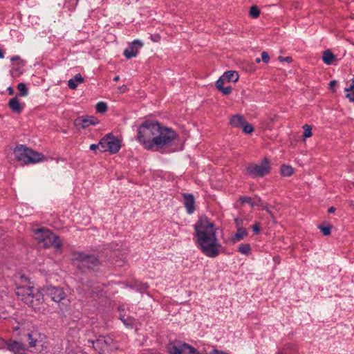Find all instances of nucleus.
Returning a JSON list of instances; mask_svg holds the SVG:
<instances>
[{
	"label": "nucleus",
	"instance_id": "obj_1",
	"mask_svg": "<svg viewBox=\"0 0 354 354\" xmlns=\"http://www.w3.org/2000/svg\"><path fill=\"white\" fill-rule=\"evenodd\" d=\"M137 140L147 150L160 151L177 138L176 132L158 122L145 121L138 127Z\"/></svg>",
	"mask_w": 354,
	"mask_h": 354
},
{
	"label": "nucleus",
	"instance_id": "obj_2",
	"mask_svg": "<svg viewBox=\"0 0 354 354\" xmlns=\"http://www.w3.org/2000/svg\"><path fill=\"white\" fill-rule=\"evenodd\" d=\"M194 229L198 248L207 257L215 258L222 248L217 236L216 227L207 218H201L195 224Z\"/></svg>",
	"mask_w": 354,
	"mask_h": 354
},
{
	"label": "nucleus",
	"instance_id": "obj_3",
	"mask_svg": "<svg viewBox=\"0 0 354 354\" xmlns=\"http://www.w3.org/2000/svg\"><path fill=\"white\" fill-rule=\"evenodd\" d=\"M17 297L32 308L35 311H39L44 301L43 292L35 289L28 279L24 275L19 277L17 281Z\"/></svg>",
	"mask_w": 354,
	"mask_h": 354
},
{
	"label": "nucleus",
	"instance_id": "obj_4",
	"mask_svg": "<svg viewBox=\"0 0 354 354\" xmlns=\"http://www.w3.org/2000/svg\"><path fill=\"white\" fill-rule=\"evenodd\" d=\"M15 158L24 165L36 164L46 160L45 156L24 145L16 146L14 149Z\"/></svg>",
	"mask_w": 354,
	"mask_h": 354
},
{
	"label": "nucleus",
	"instance_id": "obj_5",
	"mask_svg": "<svg viewBox=\"0 0 354 354\" xmlns=\"http://www.w3.org/2000/svg\"><path fill=\"white\" fill-rule=\"evenodd\" d=\"M35 239L44 248L53 246L56 249L62 247V241L59 237L46 228H39L35 231Z\"/></svg>",
	"mask_w": 354,
	"mask_h": 354
},
{
	"label": "nucleus",
	"instance_id": "obj_6",
	"mask_svg": "<svg viewBox=\"0 0 354 354\" xmlns=\"http://www.w3.org/2000/svg\"><path fill=\"white\" fill-rule=\"evenodd\" d=\"M270 162L268 158H263L259 164L250 163L245 169L253 177H263L270 171Z\"/></svg>",
	"mask_w": 354,
	"mask_h": 354
},
{
	"label": "nucleus",
	"instance_id": "obj_7",
	"mask_svg": "<svg viewBox=\"0 0 354 354\" xmlns=\"http://www.w3.org/2000/svg\"><path fill=\"white\" fill-rule=\"evenodd\" d=\"M72 261L86 267L88 269H93L99 265V259L95 255L86 254L84 252H74L72 254Z\"/></svg>",
	"mask_w": 354,
	"mask_h": 354
},
{
	"label": "nucleus",
	"instance_id": "obj_8",
	"mask_svg": "<svg viewBox=\"0 0 354 354\" xmlns=\"http://www.w3.org/2000/svg\"><path fill=\"white\" fill-rule=\"evenodd\" d=\"M88 343L99 353L110 351L116 348L113 339L109 336H100L95 341H88Z\"/></svg>",
	"mask_w": 354,
	"mask_h": 354
},
{
	"label": "nucleus",
	"instance_id": "obj_9",
	"mask_svg": "<svg viewBox=\"0 0 354 354\" xmlns=\"http://www.w3.org/2000/svg\"><path fill=\"white\" fill-rule=\"evenodd\" d=\"M102 151H109L111 153H117L121 148L120 140L114 136L109 133L100 140Z\"/></svg>",
	"mask_w": 354,
	"mask_h": 354
},
{
	"label": "nucleus",
	"instance_id": "obj_10",
	"mask_svg": "<svg viewBox=\"0 0 354 354\" xmlns=\"http://www.w3.org/2000/svg\"><path fill=\"white\" fill-rule=\"evenodd\" d=\"M168 350L169 354H200L195 348L181 342L169 344Z\"/></svg>",
	"mask_w": 354,
	"mask_h": 354
},
{
	"label": "nucleus",
	"instance_id": "obj_11",
	"mask_svg": "<svg viewBox=\"0 0 354 354\" xmlns=\"http://www.w3.org/2000/svg\"><path fill=\"white\" fill-rule=\"evenodd\" d=\"M44 296L48 297L52 301L59 303L65 299L66 295L62 288L52 286L44 287L41 289Z\"/></svg>",
	"mask_w": 354,
	"mask_h": 354
},
{
	"label": "nucleus",
	"instance_id": "obj_12",
	"mask_svg": "<svg viewBox=\"0 0 354 354\" xmlns=\"http://www.w3.org/2000/svg\"><path fill=\"white\" fill-rule=\"evenodd\" d=\"M143 46V43L140 40H134L128 48L124 49V55L127 59H131L138 55V50Z\"/></svg>",
	"mask_w": 354,
	"mask_h": 354
},
{
	"label": "nucleus",
	"instance_id": "obj_13",
	"mask_svg": "<svg viewBox=\"0 0 354 354\" xmlns=\"http://www.w3.org/2000/svg\"><path fill=\"white\" fill-rule=\"evenodd\" d=\"M99 123L98 120L93 116L79 117L75 120L76 127L86 129L91 125H95Z\"/></svg>",
	"mask_w": 354,
	"mask_h": 354
},
{
	"label": "nucleus",
	"instance_id": "obj_14",
	"mask_svg": "<svg viewBox=\"0 0 354 354\" xmlns=\"http://www.w3.org/2000/svg\"><path fill=\"white\" fill-rule=\"evenodd\" d=\"M8 105L13 113L17 114H20L25 107V104L20 102L17 97L10 99Z\"/></svg>",
	"mask_w": 354,
	"mask_h": 354
},
{
	"label": "nucleus",
	"instance_id": "obj_15",
	"mask_svg": "<svg viewBox=\"0 0 354 354\" xmlns=\"http://www.w3.org/2000/svg\"><path fill=\"white\" fill-rule=\"evenodd\" d=\"M183 198L187 212L189 214L194 213L195 210V200L194 196L191 194H184Z\"/></svg>",
	"mask_w": 354,
	"mask_h": 354
},
{
	"label": "nucleus",
	"instance_id": "obj_16",
	"mask_svg": "<svg viewBox=\"0 0 354 354\" xmlns=\"http://www.w3.org/2000/svg\"><path fill=\"white\" fill-rule=\"evenodd\" d=\"M225 83H227V81L223 76H221L216 82V87L224 95H228L232 92V88L231 86H224Z\"/></svg>",
	"mask_w": 354,
	"mask_h": 354
},
{
	"label": "nucleus",
	"instance_id": "obj_17",
	"mask_svg": "<svg viewBox=\"0 0 354 354\" xmlns=\"http://www.w3.org/2000/svg\"><path fill=\"white\" fill-rule=\"evenodd\" d=\"M8 348L15 354H24L26 351L24 344L17 341L10 342Z\"/></svg>",
	"mask_w": 354,
	"mask_h": 354
},
{
	"label": "nucleus",
	"instance_id": "obj_18",
	"mask_svg": "<svg viewBox=\"0 0 354 354\" xmlns=\"http://www.w3.org/2000/svg\"><path fill=\"white\" fill-rule=\"evenodd\" d=\"M84 82V79L82 77V76L78 73L75 75V77L72 79H70L68 81V86L73 90H75L77 88V86L80 84H82Z\"/></svg>",
	"mask_w": 354,
	"mask_h": 354
},
{
	"label": "nucleus",
	"instance_id": "obj_19",
	"mask_svg": "<svg viewBox=\"0 0 354 354\" xmlns=\"http://www.w3.org/2000/svg\"><path fill=\"white\" fill-rule=\"evenodd\" d=\"M245 120L241 115H234L230 120V124L233 127L240 128L244 124Z\"/></svg>",
	"mask_w": 354,
	"mask_h": 354
},
{
	"label": "nucleus",
	"instance_id": "obj_20",
	"mask_svg": "<svg viewBox=\"0 0 354 354\" xmlns=\"http://www.w3.org/2000/svg\"><path fill=\"white\" fill-rule=\"evenodd\" d=\"M248 232L245 228L238 227L236 232L232 238L233 243H236L242 240L244 237L247 236Z\"/></svg>",
	"mask_w": 354,
	"mask_h": 354
},
{
	"label": "nucleus",
	"instance_id": "obj_21",
	"mask_svg": "<svg viewBox=\"0 0 354 354\" xmlns=\"http://www.w3.org/2000/svg\"><path fill=\"white\" fill-rule=\"evenodd\" d=\"M222 76L225 78L227 82H236L239 80V77L238 73L233 71H227Z\"/></svg>",
	"mask_w": 354,
	"mask_h": 354
},
{
	"label": "nucleus",
	"instance_id": "obj_22",
	"mask_svg": "<svg viewBox=\"0 0 354 354\" xmlns=\"http://www.w3.org/2000/svg\"><path fill=\"white\" fill-rule=\"evenodd\" d=\"M24 66V61H20L19 62H17V66L13 67L10 73L12 77H19L21 74L23 73V67Z\"/></svg>",
	"mask_w": 354,
	"mask_h": 354
},
{
	"label": "nucleus",
	"instance_id": "obj_23",
	"mask_svg": "<svg viewBox=\"0 0 354 354\" xmlns=\"http://www.w3.org/2000/svg\"><path fill=\"white\" fill-rule=\"evenodd\" d=\"M322 59L326 64L330 65L335 59V56L331 53L330 50H326L323 53Z\"/></svg>",
	"mask_w": 354,
	"mask_h": 354
},
{
	"label": "nucleus",
	"instance_id": "obj_24",
	"mask_svg": "<svg viewBox=\"0 0 354 354\" xmlns=\"http://www.w3.org/2000/svg\"><path fill=\"white\" fill-rule=\"evenodd\" d=\"M344 91L346 92V97L351 102H354V79H353L352 82L344 88Z\"/></svg>",
	"mask_w": 354,
	"mask_h": 354
},
{
	"label": "nucleus",
	"instance_id": "obj_25",
	"mask_svg": "<svg viewBox=\"0 0 354 354\" xmlns=\"http://www.w3.org/2000/svg\"><path fill=\"white\" fill-rule=\"evenodd\" d=\"M294 173V169L291 166L283 165L281 167V174L283 176H290Z\"/></svg>",
	"mask_w": 354,
	"mask_h": 354
},
{
	"label": "nucleus",
	"instance_id": "obj_26",
	"mask_svg": "<svg viewBox=\"0 0 354 354\" xmlns=\"http://www.w3.org/2000/svg\"><path fill=\"white\" fill-rule=\"evenodd\" d=\"M250 250H251L250 245L248 243L241 244L238 248V251L240 253H241L243 254H246V255L249 254V253L250 252Z\"/></svg>",
	"mask_w": 354,
	"mask_h": 354
},
{
	"label": "nucleus",
	"instance_id": "obj_27",
	"mask_svg": "<svg viewBox=\"0 0 354 354\" xmlns=\"http://www.w3.org/2000/svg\"><path fill=\"white\" fill-rule=\"evenodd\" d=\"M17 89L19 91V95L22 97H26L28 95V88L26 85L24 83H19L17 85Z\"/></svg>",
	"mask_w": 354,
	"mask_h": 354
},
{
	"label": "nucleus",
	"instance_id": "obj_28",
	"mask_svg": "<svg viewBox=\"0 0 354 354\" xmlns=\"http://www.w3.org/2000/svg\"><path fill=\"white\" fill-rule=\"evenodd\" d=\"M96 111L97 113H103L107 111V105L105 102H100L96 104Z\"/></svg>",
	"mask_w": 354,
	"mask_h": 354
},
{
	"label": "nucleus",
	"instance_id": "obj_29",
	"mask_svg": "<svg viewBox=\"0 0 354 354\" xmlns=\"http://www.w3.org/2000/svg\"><path fill=\"white\" fill-rule=\"evenodd\" d=\"M260 15V10L259 8L256 6H253L250 9V15L253 18H257Z\"/></svg>",
	"mask_w": 354,
	"mask_h": 354
},
{
	"label": "nucleus",
	"instance_id": "obj_30",
	"mask_svg": "<svg viewBox=\"0 0 354 354\" xmlns=\"http://www.w3.org/2000/svg\"><path fill=\"white\" fill-rule=\"evenodd\" d=\"M120 319L122 320L123 324L127 327H129V328H132L133 326V323L135 322V320L131 317H129L127 318L122 317V318H120Z\"/></svg>",
	"mask_w": 354,
	"mask_h": 354
},
{
	"label": "nucleus",
	"instance_id": "obj_31",
	"mask_svg": "<svg viewBox=\"0 0 354 354\" xmlns=\"http://www.w3.org/2000/svg\"><path fill=\"white\" fill-rule=\"evenodd\" d=\"M303 129H304V138H310L312 136V129H311V127L308 124H304L303 126Z\"/></svg>",
	"mask_w": 354,
	"mask_h": 354
},
{
	"label": "nucleus",
	"instance_id": "obj_32",
	"mask_svg": "<svg viewBox=\"0 0 354 354\" xmlns=\"http://www.w3.org/2000/svg\"><path fill=\"white\" fill-rule=\"evenodd\" d=\"M241 127H243V131L247 134L251 133L254 131L253 127L246 121L244 122V124H243Z\"/></svg>",
	"mask_w": 354,
	"mask_h": 354
},
{
	"label": "nucleus",
	"instance_id": "obj_33",
	"mask_svg": "<svg viewBox=\"0 0 354 354\" xmlns=\"http://www.w3.org/2000/svg\"><path fill=\"white\" fill-rule=\"evenodd\" d=\"M319 229L322 231V234L324 236H328L331 233V227L330 226H319Z\"/></svg>",
	"mask_w": 354,
	"mask_h": 354
},
{
	"label": "nucleus",
	"instance_id": "obj_34",
	"mask_svg": "<svg viewBox=\"0 0 354 354\" xmlns=\"http://www.w3.org/2000/svg\"><path fill=\"white\" fill-rule=\"evenodd\" d=\"M240 201L241 202V203H248L252 207L254 206V203L252 201V199L251 197H249V196H241L240 198Z\"/></svg>",
	"mask_w": 354,
	"mask_h": 354
},
{
	"label": "nucleus",
	"instance_id": "obj_35",
	"mask_svg": "<svg viewBox=\"0 0 354 354\" xmlns=\"http://www.w3.org/2000/svg\"><path fill=\"white\" fill-rule=\"evenodd\" d=\"M89 149L95 152L97 151V149H99L100 151H102V145H100V141L97 144H91L89 147Z\"/></svg>",
	"mask_w": 354,
	"mask_h": 354
},
{
	"label": "nucleus",
	"instance_id": "obj_36",
	"mask_svg": "<svg viewBox=\"0 0 354 354\" xmlns=\"http://www.w3.org/2000/svg\"><path fill=\"white\" fill-rule=\"evenodd\" d=\"M28 341L30 347L35 346L36 340L33 339L32 335L30 333L27 334Z\"/></svg>",
	"mask_w": 354,
	"mask_h": 354
},
{
	"label": "nucleus",
	"instance_id": "obj_37",
	"mask_svg": "<svg viewBox=\"0 0 354 354\" xmlns=\"http://www.w3.org/2000/svg\"><path fill=\"white\" fill-rule=\"evenodd\" d=\"M261 60L265 63H268L270 61V56L267 52L263 51L261 53Z\"/></svg>",
	"mask_w": 354,
	"mask_h": 354
},
{
	"label": "nucleus",
	"instance_id": "obj_38",
	"mask_svg": "<svg viewBox=\"0 0 354 354\" xmlns=\"http://www.w3.org/2000/svg\"><path fill=\"white\" fill-rule=\"evenodd\" d=\"M252 228L253 230V232L255 233V234H258L260 231V225L259 223H256L255 224H254L252 226Z\"/></svg>",
	"mask_w": 354,
	"mask_h": 354
},
{
	"label": "nucleus",
	"instance_id": "obj_39",
	"mask_svg": "<svg viewBox=\"0 0 354 354\" xmlns=\"http://www.w3.org/2000/svg\"><path fill=\"white\" fill-rule=\"evenodd\" d=\"M279 59L281 62H290L292 61V58L290 57H279Z\"/></svg>",
	"mask_w": 354,
	"mask_h": 354
},
{
	"label": "nucleus",
	"instance_id": "obj_40",
	"mask_svg": "<svg viewBox=\"0 0 354 354\" xmlns=\"http://www.w3.org/2000/svg\"><path fill=\"white\" fill-rule=\"evenodd\" d=\"M336 85H337V81H335V80H332L329 83L330 88L333 91L335 90V87Z\"/></svg>",
	"mask_w": 354,
	"mask_h": 354
},
{
	"label": "nucleus",
	"instance_id": "obj_41",
	"mask_svg": "<svg viewBox=\"0 0 354 354\" xmlns=\"http://www.w3.org/2000/svg\"><path fill=\"white\" fill-rule=\"evenodd\" d=\"M149 288V286L147 283H141L140 284V291H144V290H146Z\"/></svg>",
	"mask_w": 354,
	"mask_h": 354
},
{
	"label": "nucleus",
	"instance_id": "obj_42",
	"mask_svg": "<svg viewBox=\"0 0 354 354\" xmlns=\"http://www.w3.org/2000/svg\"><path fill=\"white\" fill-rule=\"evenodd\" d=\"M11 61L12 62L17 61V62H19L20 61H23V60L21 59L19 56H14L11 58Z\"/></svg>",
	"mask_w": 354,
	"mask_h": 354
},
{
	"label": "nucleus",
	"instance_id": "obj_43",
	"mask_svg": "<svg viewBox=\"0 0 354 354\" xmlns=\"http://www.w3.org/2000/svg\"><path fill=\"white\" fill-rule=\"evenodd\" d=\"M7 91H8L9 95H13L14 94V89L12 87H10V86L8 87L7 88Z\"/></svg>",
	"mask_w": 354,
	"mask_h": 354
},
{
	"label": "nucleus",
	"instance_id": "obj_44",
	"mask_svg": "<svg viewBox=\"0 0 354 354\" xmlns=\"http://www.w3.org/2000/svg\"><path fill=\"white\" fill-rule=\"evenodd\" d=\"M335 208L334 207H330L328 210V213H333L335 212Z\"/></svg>",
	"mask_w": 354,
	"mask_h": 354
},
{
	"label": "nucleus",
	"instance_id": "obj_45",
	"mask_svg": "<svg viewBox=\"0 0 354 354\" xmlns=\"http://www.w3.org/2000/svg\"><path fill=\"white\" fill-rule=\"evenodd\" d=\"M214 353H216V354H228V353H223L222 351H219L218 350H214Z\"/></svg>",
	"mask_w": 354,
	"mask_h": 354
},
{
	"label": "nucleus",
	"instance_id": "obj_46",
	"mask_svg": "<svg viewBox=\"0 0 354 354\" xmlns=\"http://www.w3.org/2000/svg\"><path fill=\"white\" fill-rule=\"evenodd\" d=\"M4 57V53L1 49H0V58Z\"/></svg>",
	"mask_w": 354,
	"mask_h": 354
},
{
	"label": "nucleus",
	"instance_id": "obj_47",
	"mask_svg": "<svg viewBox=\"0 0 354 354\" xmlns=\"http://www.w3.org/2000/svg\"><path fill=\"white\" fill-rule=\"evenodd\" d=\"M119 80H120L119 76H115V77L113 78V80H114L115 82H117V81H118Z\"/></svg>",
	"mask_w": 354,
	"mask_h": 354
},
{
	"label": "nucleus",
	"instance_id": "obj_48",
	"mask_svg": "<svg viewBox=\"0 0 354 354\" xmlns=\"http://www.w3.org/2000/svg\"><path fill=\"white\" fill-rule=\"evenodd\" d=\"M261 59L257 58L255 61H256L257 63H259L261 62Z\"/></svg>",
	"mask_w": 354,
	"mask_h": 354
}]
</instances>
